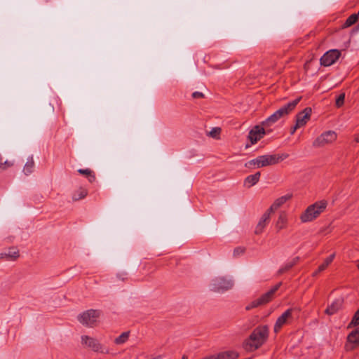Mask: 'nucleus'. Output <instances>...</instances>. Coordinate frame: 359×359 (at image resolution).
Returning <instances> with one entry per match:
<instances>
[{
    "label": "nucleus",
    "mask_w": 359,
    "mask_h": 359,
    "mask_svg": "<svg viewBox=\"0 0 359 359\" xmlns=\"http://www.w3.org/2000/svg\"><path fill=\"white\" fill-rule=\"evenodd\" d=\"M334 257H335V253H333L331 255H330L329 257H327L323 262V264H321L318 269L314 271L312 274V276L313 277H316L317 276L319 273H320L321 272H323V271H325L328 266L329 265L333 262L334 259Z\"/></svg>",
    "instance_id": "nucleus-17"
},
{
    "label": "nucleus",
    "mask_w": 359,
    "mask_h": 359,
    "mask_svg": "<svg viewBox=\"0 0 359 359\" xmlns=\"http://www.w3.org/2000/svg\"><path fill=\"white\" fill-rule=\"evenodd\" d=\"M288 215L285 211H280L275 223V228L277 231H280L287 227Z\"/></svg>",
    "instance_id": "nucleus-16"
},
{
    "label": "nucleus",
    "mask_w": 359,
    "mask_h": 359,
    "mask_svg": "<svg viewBox=\"0 0 359 359\" xmlns=\"http://www.w3.org/2000/svg\"><path fill=\"white\" fill-rule=\"evenodd\" d=\"M294 309H288L280 317L278 318L275 325L274 332H278L283 325L290 323L292 320V313Z\"/></svg>",
    "instance_id": "nucleus-10"
},
{
    "label": "nucleus",
    "mask_w": 359,
    "mask_h": 359,
    "mask_svg": "<svg viewBox=\"0 0 359 359\" xmlns=\"http://www.w3.org/2000/svg\"><path fill=\"white\" fill-rule=\"evenodd\" d=\"M33 166H34V161L32 159H31L29 162L27 163V164L25 166L24 170L25 172H31V169L32 168Z\"/></svg>",
    "instance_id": "nucleus-33"
},
{
    "label": "nucleus",
    "mask_w": 359,
    "mask_h": 359,
    "mask_svg": "<svg viewBox=\"0 0 359 359\" xmlns=\"http://www.w3.org/2000/svg\"><path fill=\"white\" fill-rule=\"evenodd\" d=\"M19 257V250L15 248H11L7 253H1L0 255V259L15 261Z\"/></svg>",
    "instance_id": "nucleus-18"
},
{
    "label": "nucleus",
    "mask_w": 359,
    "mask_h": 359,
    "mask_svg": "<svg viewBox=\"0 0 359 359\" xmlns=\"http://www.w3.org/2000/svg\"><path fill=\"white\" fill-rule=\"evenodd\" d=\"M358 28H359V23H358Z\"/></svg>",
    "instance_id": "nucleus-39"
},
{
    "label": "nucleus",
    "mask_w": 359,
    "mask_h": 359,
    "mask_svg": "<svg viewBox=\"0 0 359 359\" xmlns=\"http://www.w3.org/2000/svg\"><path fill=\"white\" fill-rule=\"evenodd\" d=\"M129 337V332H123L119 337L115 339L114 342L116 344H121L125 343Z\"/></svg>",
    "instance_id": "nucleus-27"
},
{
    "label": "nucleus",
    "mask_w": 359,
    "mask_h": 359,
    "mask_svg": "<svg viewBox=\"0 0 359 359\" xmlns=\"http://www.w3.org/2000/svg\"><path fill=\"white\" fill-rule=\"evenodd\" d=\"M288 157L289 155L287 154L261 156L262 164L263 167L275 165Z\"/></svg>",
    "instance_id": "nucleus-9"
},
{
    "label": "nucleus",
    "mask_w": 359,
    "mask_h": 359,
    "mask_svg": "<svg viewBox=\"0 0 359 359\" xmlns=\"http://www.w3.org/2000/svg\"><path fill=\"white\" fill-rule=\"evenodd\" d=\"M232 285L233 284L230 281L221 280L215 284L214 290L218 292H223L231 288Z\"/></svg>",
    "instance_id": "nucleus-20"
},
{
    "label": "nucleus",
    "mask_w": 359,
    "mask_h": 359,
    "mask_svg": "<svg viewBox=\"0 0 359 359\" xmlns=\"http://www.w3.org/2000/svg\"><path fill=\"white\" fill-rule=\"evenodd\" d=\"M100 312L98 310L90 309L82 313L79 317V321L83 325L93 327L97 325Z\"/></svg>",
    "instance_id": "nucleus-5"
},
{
    "label": "nucleus",
    "mask_w": 359,
    "mask_h": 359,
    "mask_svg": "<svg viewBox=\"0 0 359 359\" xmlns=\"http://www.w3.org/2000/svg\"><path fill=\"white\" fill-rule=\"evenodd\" d=\"M87 194L88 191L86 189L80 188L74 193L72 198L74 201H78L85 198Z\"/></svg>",
    "instance_id": "nucleus-25"
},
{
    "label": "nucleus",
    "mask_w": 359,
    "mask_h": 359,
    "mask_svg": "<svg viewBox=\"0 0 359 359\" xmlns=\"http://www.w3.org/2000/svg\"><path fill=\"white\" fill-rule=\"evenodd\" d=\"M357 267H358V270H359V260H358V265H357Z\"/></svg>",
    "instance_id": "nucleus-38"
},
{
    "label": "nucleus",
    "mask_w": 359,
    "mask_h": 359,
    "mask_svg": "<svg viewBox=\"0 0 359 359\" xmlns=\"http://www.w3.org/2000/svg\"><path fill=\"white\" fill-rule=\"evenodd\" d=\"M3 165H6V167H10L13 165V163L11 162H8L7 161H5L4 163H0V168L4 169V168H6V166H4Z\"/></svg>",
    "instance_id": "nucleus-35"
},
{
    "label": "nucleus",
    "mask_w": 359,
    "mask_h": 359,
    "mask_svg": "<svg viewBox=\"0 0 359 359\" xmlns=\"http://www.w3.org/2000/svg\"><path fill=\"white\" fill-rule=\"evenodd\" d=\"M271 215L272 214L270 213L267 210L262 215V217L260 218L259 222L257 223L255 229V233L256 235H259L264 231V229H265V227L270 221Z\"/></svg>",
    "instance_id": "nucleus-15"
},
{
    "label": "nucleus",
    "mask_w": 359,
    "mask_h": 359,
    "mask_svg": "<svg viewBox=\"0 0 359 359\" xmlns=\"http://www.w3.org/2000/svg\"><path fill=\"white\" fill-rule=\"evenodd\" d=\"M192 97L195 99L196 98H203V97H204V95H203V93H200V92H194L192 94Z\"/></svg>",
    "instance_id": "nucleus-34"
},
{
    "label": "nucleus",
    "mask_w": 359,
    "mask_h": 359,
    "mask_svg": "<svg viewBox=\"0 0 359 359\" xmlns=\"http://www.w3.org/2000/svg\"><path fill=\"white\" fill-rule=\"evenodd\" d=\"M311 108L306 107L301 112L298 113L296 116V123L291 128L290 133L292 135L299 128L304 126L310 120L311 115Z\"/></svg>",
    "instance_id": "nucleus-7"
},
{
    "label": "nucleus",
    "mask_w": 359,
    "mask_h": 359,
    "mask_svg": "<svg viewBox=\"0 0 359 359\" xmlns=\"http://www.w3.org/2000/svg\"><path fill=\"white\" fill-rule=\"evenodd\" d=\"M327 205L326 200H320L309 205L299 217L301 222L306 223L313 221L326 210Z\"/></svg>",
    "instance_id": "nucleus-2"
},
{
    "label": "nucleus",
    "mask_w": 359,
    "mask_h": 359,
    "mask_svg": "<svg viewBox=\"0 0 359 359\" xmlns=\"http://www.w3.org/2000/svg\"><path fill=\"white\" fill-rule=\"evenodd\" d=\"M281 285V283L276 284L269 291L262 294L258 299L252 301L245 307L246 311H249L252 309L258 307L259 306L264 305L272 300L275 292L278 290Z\"/></svg>",
    "instance_id": "nucleus-4"
},
{
    "label": "nucleus",
    "mask_w": 359,
    "mask_h": 359,
    "mask_svg": "<svg viewBox=\"0 0 359 359\" xmlns=\"http://www.w3.org/2000/svg\"><path fill=\"white\" fill-rule=\"evenodd\" d=\"M337 138V135L334 131L329 130L323 133L318 136L313 143V147H323L326 145L334 143Z\"/></svg>",
    "instance_id": "nucleus-6"
},
{
    "label": "nucleus",
    "mask_w": 359,
    "mask_h": 359,
    "mask_svg": "<svg viewBox=\"0 0 359 359\" xmlns=\"http://www.w3.org/2000/svg\"><path fill=\"white\" fill-rule=\"evenodd\" d=\"M265 133H266L264 128L256 126L249 132L248 139L250 140L251 144H254L257 143L259 140H261Z\"/></svg>",
    "instance_id": "nucleus-13"
},
{
    "label": "nucleus",
    "mask_w": 359,
    "mask_h": 359,
    "mask_svg": "<svg viewBox=\"0 0 359 359\" xmlns=\"http://www.w3.org/2000/svg\"><path fill=\"white\" fill-rule=\"evenodd\" d=\"M359 345V327L353 330L347 337L345 345L346 351H353Z\"/></svg>",
    "instance_id": "nucleus-12"
},
{
    "label": "nucleus",
    "mask_w": 359,
    "mask_h": 359,
    "mask_svg": "<svg viewBox=\"0 0 359 359\" xmlns=\"http://www.w3.org/2000/svg\"><path fill=\"white\" fill-rule=\"evenodd\" d=\"M245 251V248L243 247H237L233 250V255L235 256L240 255L241 254H243Z\"/></svg>",
    "instance_id": "nucleus-32"
},
{
    "label": "nucleus",
    "mask_w": 359,
    "mask_h": 359,
    "mask_svg": "<svg viewBox=\"0 0 359 359\" xmlns=\"http://www.w3.org/2000/svg\"><path fill=\"white\" fill-rule=\"evenodd\" d=\"M359 15L358 14H352L346 20L344 24L343 25V28L348 27L353 25H354L358 19Z\"/></svg>",
    "instance_id": "nucleus-26"
},
{
    "label": "nucleus",
    "mask_w": 359,
    "mask_h": 359,
    "mask_svg": "<svg viewBox=\"0 0 359 359\" xmlns=\"http://www.w3.org/2000/svg\"><path fill=\"white\" fill-rule=\"evenodd\" d=\"M354 140H355L356 142H359V134L355 135V136H354Z\"/></svg>",
    "instance_id": "nucleus-36"
},
{
    "label": "nucleus",
    "mask_w": 359,
    "mask_h": 359,
    "mask_svg": "<svg viewBox=\"0 0 359 359\" xmlns=\"http://www.w3.org/2000/svg\"><path fill=\"white\" fill-rule=\"evenodd\" d=\"M260 175L261 173L259 172H257L254 175H249L245 178V183L249 187H252L259 182Z\"/></svg>",
    "instance_id": "nucleus-22"
},
{
    "label": "nucleus",
    "mask_w": 359,
    "mask_h": 359,
    "mask_svg": "<svg viewBox=\"0 0 359 359\" xmlns=\"http://www.w3.org/2000/svg\"><path fill=\"white\" fill-rule=\"evenodd\" d=\"M292 198V194H287L285 196L276 198L267 210L273 214L278 209L281 208L287 201Z\"/></svg>",
    "instance_id": "nucleus-14"
},
{
    "label": "nucleus",
    "mask_w": 359,
    "mask_h": 359,
    "mask_svg": "<svg viewBox=\"0 0 359 359\" xmlns=\"http://www.w3.org/2000/svg\"><path fill=\"white\" fill-rule=\"evenodd\" d=\"M81 342L83 345L95 352H100L106 354L109 353L108 350L104 349L99 341L95 338L87 335L83 336L81 337Z\"/></svg>",
    "instance_id": "nucleus-8"
},
{
    "label": "nucleus",
    "mask_w": 359,
    "mask_h": 359,
    "mask_svg": "<svg viewBox=\"0 0 359 359\" xmlns=\"http://www.w3.org/2000/svg\"><path fill=\"white\" fill-rule=\"evenodd\" d=\"M302 100V97H299L293 101L287 103L286 105L282 107L276 111H275L273 114H271L269 118H267L265 121H264L262 124L264 126H270L272 123H276L282 117H284L288 115L291 111H292L299 101Z\"/></svg>",
    "instance_id": "nucleus-3"
},
{
    "label": "nucleus",
    "mask_w": 359,
    "mask_h": 359,
    "mask_svg": "<svg viewBox=\"0 0 359 359\" xmlns=\"http://www.w3.org/2000/svg\"><path fill=\"white\" fill-rule=\"evenodd\" d=\"M216 359H237L238 353L234 351H227L215 355Z\"/></svg>",
    "instance_id": "nucleus-21"
},
{
    "label": "nucleus",
    "mask_w": 359,
    "mask_h": 359,
    "mask_svg": "<svg viewBox=\"0 0 359 359\" xmlns=\"http://www.w3.org/2000/svg\"><path fill=\"white\" fill-rule=\"evenodd\" d=\"M341 55L339 50L337 49L330 50L326 52L320 58V64L325 67H328L334 64Z\"/></svg>",
    "instance_id": "nucleus-11"
},
{
    "label": "nucleus",
    "mask_w": 359,
    "mask_h": 359,
    "mask_svg": "<svg viewBox=\"0 0 359 359\" xmlns=\"http://www.w3.org/2000/svg\"><path fill=\"white\" fill-rule=\"evenodd\" d=\"M182 359H188L187 356V355H183Z\"/></svg>",
    "instance_id": "nucleus-37"
},
{
    "label": "nucleus",
    "mask_w": 359,
    "mask_h": 359,
    "mask_svg": "<svg viewBox=\"0 0 359 359\" xmlns=\"http://www.w3.org/2000/svg\"><path fill=\"white\" fill-rule=\"evenodd\" d=\"M245 166L246 168H250V169H252V168H262L263 165L262 164L261 156H258L257 158H256L255 159L249 161L248 162H247L245 164Z\"/></svg>",
    "instance_id": "nucleus-23"
},
{
    "label": "nucleus",
    "mask_w": 359,
    "mask_h": 359,
    "mask_svg": "<svg viewBox=\"0 0 359 359\" xmlns=\"http://www.w3.org/2000/svg\"><path fill=\"white\" fill-rule=\"evenodd\" d=\"M78 172L80 174L86 175L87 176H90L91 179H90V182H93L95 180V176H92V171L89 169H79Z\"/></svg>",
    "instance_id": "nucleus-31"
},
{
    "label": "nucleus",
    "mask_w": 359,
    "mask_h": 359,
    "mask_svg": "<svg viewBox=\"0 0 359 359\" xmlns=\"http://www.w3.org/2000/svg\"><path fill=\"white\" fill-rule=\"evenodd\" d=\"M268 337L269 327L267 325L258 326L245 341V349L248 351L257 350L266 341Z\"/></svg>",
    "instance_id": "nucleus-1"
},
{
    "label": "nucleus",
    "mask_w": 359,
    "mask_h": 359,
    "mask_svg": "<svg viewBox=\"0 0 359 359\" xmlns=\"http://www.w3.org/2000/svg\"><path fill=\"white\" fill-rule=\"evenodd\" d=\"M358 325H359V309L354 313L353 317L347 327L351 328L352 327L357 326Z\"/></svg>",
    "instance_id": "nucleus-28"
},
{
    "label": "nucleus",
    "mask_w": 359,
    "mask_h": 359,
    "mask_svg": "<svg viewBox=\"0 0 359 359\" xmlns=\"http://www.w3.org/2000/svg\"><path fill=\"white\" fill-rule=\"evenodd\" d=\"M345 100V94L341 93L340 94L338 97L336 99V106L337 107H341L344 103Z\"/></svg>",
    "instance_id": "nucleus-30"
},
{
    "label": "nucleus",
    "mask_w": 359,
    "mask_h": 359,
    "mask_svg": "<svg viewBox=\"0 0 359 359\" xmlns=\"http://www.w3.org/2000/svg\"><path fill=\"white\" fill-rule=\"evenodd\" d=\"M341 306L342 301L341 299H337L325 309V313L329 316H332L339 311Z\"/></svg>",
    "instance_id": "nucleus-19"
},
{
    "label": "nucleus",
    "mask_w": 359,
    "mask_h": 359,
    "mask_svg": "<svg viewBox=\"0 0 359 359\" xmlns=\"http://www.w3.org/2000/svg\"><path fill=\"white\" fill-rule=\"evenodd\" d=\"M221 133V128L219 127L213 128L209 132V136L213 138L219 139Z\"/></svg>",
    "instance_id": "nucleus-29"
},
{
    "label": "nucleus",
    "mask_w": 359,
    "mask_h": 359,
    "mask_svg": "<svg viewBox=\"0 0 359 359\" xmlns=\"http://www.w3.org/2000/svg\"><path fill=\"white\" fill-rule=\"evenodd\" d=\"M299 260V257H294L290 262L286 264L283 267L279 269L278 274H283L287 271H289L290 269H292L294 265H296Z\"/></svg>",
    "instance_id": "nucleus-24"
}]
</instances>
